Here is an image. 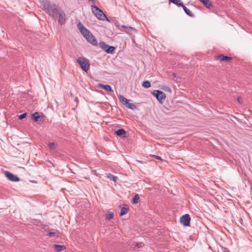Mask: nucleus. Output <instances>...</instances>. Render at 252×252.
Here are the masks:
<instances>
[{"label": "nucleus", "mask_w": 252, "mask_h": 252, "mask_svg": "<svg viewBox=\"0 0 252 252\" xmlns=\"http://www.w3.org/2000/svg\"><path fill=\"white\" fill-rule=\"evenodd\" d=\"M42 5L45 10L50 16L55 17L57 15L58 6L55 4H51L49 1L45 0L42 2Z\"/></svg>", "instance_id": "1"}, {"label": "nucleus", "mask_w": 252, "mask_h": 252, "mask_svg": "<svg viewBox=\"0 0 252 252\" xmlns=\"http://www.w3.org/2000/svg\"><path fill=\"white\" fill-rule=\"evenodd\" d=\"M77 62L84 71L86 72L88 71L90 68L89 60L84 57H79L77 60Z\"/></svg>", "instance_id": "2"}, {"label": "nucleus", "mask_w": 252, "mask_h": 252, "mask_svg": "<svg viewBox=\"0 0 252 252\" xmlns=\"http://www.w3.org/2000/svg\"><path fill=\"white\" fill-rule=\"evenodd\" d=\"M92 10L93 13L98 19L100 20H104L105 19H107L106 16L104 14L102 11L98 8L96 6L92 5Z\"/></svg>", "instance_id": "3"}, {"label": "nucleus", "mask_w": 252, "mask_h": 252, "mask_svg": "<svg viewBox=\"0 0 252 252\" xmlns=\"http://www.w3.org/2000/svg\"><path fill=\"white\" fill-rule=\"evenodd\" d=\"M152 94L156 97L157 99L159 102H161L162 100L165 99L166 97L165 94L163 92L159 90H155L152 93Z\"/></svg>", "instance_id": "4"}, {"label": "nucleus", "mask_w": 252, "mask_h": 252, "mask_svg": "<svg viewBox=\"0 0 252 252\" xmlns=\"http://www.w3.org/2000/svg\"><path fill=\"white\" fill-rule=\"evenodd\" d=\"M190 218L189 214H185L182 216L180 220V223L185 226L190 225Z\"/></svg>", "instance_id": "5"}, {"label": "nucleus", "mask_w": 252, "mask_h": 252, "mask_svg": "<svg viewBox=\"0 0 252 252\" xmlns=\"http://www.w3.org/2000/svg\"><path fill=\"white\" fill-rule=\"evenodd\" d=\"M58 21L61 25L64 24L66 22V15L64 11L62 10H60L58 11Z\"/></svg>", "instance_id": "6"}, {"label": "nucleus", "mask_w": 252, "mask_h": 252, "mask_svg": "<svg viewBox=\"0 0 252 252\" xmlns=\"http://www.w3.org/2000/svg\"><path fill=\"white\" fill-rule=\"evenodd\" d=\"M5 176L10 180L13 182H17L20 181V179L16 175L10 173L8 171L5 172Z\"/></svg>", "instance_id": "7"}, {"label": "nucleus", "mask_w": 252, "mask_h": 252, "mask_svg": "<svg viewBox=\"0 0 252 252\" xmlns=\"http://www.w3.org/2000/svg\"><path fill=\"white\" fill-rule=\"evenodd\" d=\"M215 59L217 60H220V61H226L229 62L231 61L232 58L231 57H228L224 56L223 54H220L215 57Z\"/></svg>", "instance_id": "8"}, {"label": "nucleus", "mask_w": 252, "mask_h": 252, "mask_svg": "<svg viewBox=\"0 0 252 252\" xmlns=\"http://www.w3.org/2000/svg\"><path fill=\"white\" fill-rule=\"evenodd\" d=\"M86 38L88 41L92 43L93 45H96L97 44V40L91 33H90Z\"/></svg>", "instance_id": "9"}, {"label": "nucleus", "mask_w": 252, "mask_h": 252, "mask_svg": "<svg viewBox=\"0 0 252 252\" xmlns=\"http://www.w3.org/2000/svg\"><path fill=\"white\" fill-rule=\"evenodd\" d=\"M98 86L101 89H103L107 92H111L113 91L111 87L109 85H103L102 84H98Z\"/></svg>", "instance_id": "10"}, {"label": "nucleus", "mask_w": 252, "mask_h": 252, "mask_svg": "<svg viewBox=\"0 0 252 252\" xmlns=\"http://www.w3.org/2000/svg\"><path fill=\"white\" fill-rule=\"evenodd\" d=\"M121 28L125 29V32L128 34H131L134 31H135L134 29L131 27L123 25L121 26Z\"/></svg>", "instance_id": "11"}, {"label": "nucleus", "mask_w": 252, "mask_h": 252, "mask_svg": "<svg viewBox=\"0 0 252 252\" xmlns=\"http://www.w3.org/2000/svg\"><path fill=\"white\" fill-rule=\"evenodd\" d=\"M199 0L200 2H201L208 8L210 9L213 7L211 2L209 0Z\"/></svg>", "instance_id": "12"}, {"label": "nucleus", "mask_w": 252, "mask_h": 252, "mask_svg": "<svg viewBox=\"0 0 252 252\" xmlns=\"http://www.w3.org/2000/svg\"><path fill=\"white\" fill-rule=\"evenodd\" d=\"M55 250L57 252H61L65 249V247L63 245H55Z\"/></svg>", "instance_id": "13"}, {"label": "nucleus", "mask_w": 252, "mask_h": 252, "mask_svg": "<svg viewBox=\"0 0 252 252\" xmlns=\"http://www.w3.org/2000/svg\"><path fill=\"white\" fill-rule=\"evenodd\" d=\"M182 7L185 12L189 16L194 17V14H193L189 9H188L184 5H182Z\"/></svg>", "instance_id": "14"}, {"label": "nucleus", "mask_w": 252, "mask_h": 252, "mask_svg": "<svg viewBox=\"0 0 252 252\" xmlns=\"http://www.w3.org/2000/svg\"><path fill=\"white\" fill-rule=\"evenodd\" d=\"M126 131L124 129H119L116 131V133L118 136H122L124 137H126Z\"/></svg>", "instance_id": "15"}, {"label": "nucleus", "mask_w": 252, "mask_h": 252, "mask_svg": "<svg viewBox=\"0 0 252 252\" xmlns=\"http://www.w3.org/2000/svg\"><path fill=\"white\" fill-rule=\"evenodd\" d=\"M32 118H33L34 121L35 122H38V121H41L40 120V116H39V113L37 112H35L32 114Z\"/></svg>", "instance_id": "16"}, {"label": "nucleus", "mask_w": 252, "mask_h": 252, "mask_svg": "<svg viewBox=\"0 0 252 252\" xmlns=\"http://www.w3.org/2000/svg\"><path fill=\"white\" fill-rule=\"evenodd\" d=\"M80 32L85 38L87 37V36L91 33L86 28H85Z\"/></svg>", "instance_id": "17"}, {"label": "nucleus", "mask_w": 252, "mask_h": 252, "mask_svg": "<svg viewBox=\"0 0 252 252\" xmlns=\"http://www.w3.org/2000/svg\"><path fill=\"white\" fill-rule=\"evenodd\" d=\"M99 46L105 52L107 51V49H108V47L109 46V45L103 42H100Z\"/></svg>", "instance_id": "18"}, {"label": "nucleus", "mask_w": 252, "mask_h": 252, "mask_svg": "<svg viewBox=\"0 0 252 252\" xmlns=\"http://www.w3.org/2000/svg\"><path fill=\"white\" fill-rule=\"evenodd\" d=\"M118 98L120 100V101L122 102L124 105L125 104V103H126V102H127L128 101V99H127L122 94H119L118 95Z\"/></svg>", "instance_id": "19"}, {"label": "nucleus", "mask_w": 252, "mask_h": 252, "mask_svg": "<svg viewBox=\"0 0 252 252\" xmlns=\"http://www.w3.org/2000/svg\"><path fill=\"white\" fill-rule=\"evenodd\" d=\"M48 146L50 149L52 151L55 150L57 147V144L54 142L49 143Z\"/></svg>", "instance_id": "20"}, {"label": "nucleus", "mask_w": 252, "mask_h": 252, "mask_svg": "<svg viewBox=\"0 0 252 252\" xmlns=\"http://www.w3.org/2000/svg\"><path fill=\"white\" fill-rule=\"evenodd\" d=\"M107 177L115 182L117 181L118 179L117 177L114 176L113 175L110 173L107 174Z\"/></svg>", "instance_id": "21"}, {"label": "nucleus", "mask_w": 252, "mask_h": 252, "mask_svg": "<svg viewBox=\"0 0 252 252\" xmlns=\"http://www.w3.org/2000/svg\"><path fill=\"white\" fill-rule=\"evenodd\" d=\"M170 1H171L174 4L177 5L179 6H182L183 5V2L181 1V0H169Z\"/></svg>", "instance_id": "22"}, {"label": "nucleus", "mask_w": 252, "mask_h": 252, "mask_svg": "<svg viewBox=\"0 0 252 252\" xmlns=\"http://www.w3.org/2000/svg\"><path fill=\"white\" fill-rule=\"evenodd\" d=\"M139 200V196L138 194H135L132 200V204H136L138 202Z\"/></svg>", "instance_id": "23"}, {"label": "nucleus", "mask_w": 252, "mask_h": 252, "mask_svg": "<svg viewBox=\"0 0 252 252\" xmlns=\"http://www.w3.org/2000/svg\"><path fill=\"white\" fill-rule=\"evenodd\" d=\"M142 86L145 88H149L151 87V83L149 81H144L142 83Z\"/></svg>", "instance_id": "24"}, {"label": "nucleus", "mask_w": 252, "mask_h": 252, "mask_svg": "<svg viewBox=\"0 0 252 252\" xmlns=\"http://www.w3.org/2000/svg\"><path fill=\"white\" fill-rule=\"evenodd\" d=\"M127 212H128V211H127V209L126 208L122 207L121 209V212H120V215L121 216H123L126 215L127 213Z\"/></svg>", "instance_id": "25"}, {"label": "nucleus", "mask_w": 252, "mask_h": 252, "mask_svg": "<svg viewBox=\"0 0 252 252\" xmlns=\"http://www.w3.org/2000/svg\"><path fill=\"white\" fill-rule=\"evenodd\" d=\"M125 105L126 107H127L129 109H133L135 108V105L134 104H133L132 103H129V100H128L127 102L125 103Z\"/></svg>", "instance_id": "26"}, {"label": "nucleus", "mask_w": 252, "mask_h": 252, "mask_svg": "<svg viewBox=\"0 0 252 252\" xmlns=\"http://www.w3.org/2000/svg\"><path fill=\"white\" fill-rule=\"evenodd\" d=\"M115 49V48L114 47L109 46L108 49H107V51H106V52H107V53H112L114 51Z\"/></svg>", "instance_id": "27"}, {"label": "nucleus", "mask_w": 252, "mask_h": 252, "mask_svg": "<svg viewBox=\"0 0 252 252\" xmlns=\"http://www.w3.org/2000/svg\"><path fill=\"white\" fill-rule=\"evenodd\" d=\"M114 217V214L112 213H109L106 214V219L108 220H111Z\"/></svg>", "instance_id": "28"}, {"label": "nucleus", "mask_w": 252, "mask_h": 252, "mask_svg": "<svg viewBox=\"0 0 252 252\" xmlns=\"http://www.w3.org/2000/svg\"><path fill=\"white\" fill-rule=\"evenodd\" d=\"M77 27L79 30L80 31L85 28L80 22H79L77 24Z\"/></svg>", "instance_id": "29"}, {"label": "nucleus", "mask_w": 252, "mask_h": 252, "mask_svg": "<svg viewBox=\"0 0 252 252\" xmlns=\"http://www.w3.org/2000/svg\"><path fill=\"white\" fill-rule=\"evenodd\" d=\"M26 116H27L26 113L22 114L19 116V119L20 120H22V119L25 118Z\"/></svg>", "instance_id": "30"}, {"label": "nucleus", "mask_w": 252, "mask_h": 252, "mask_svg": "<svg viewBox=\"0 0 252 252\" xmlns=\"http://www.w3.org/2000/svg\"><path fill=\"white\" fill-rule=\"evenodd\" d=\"M151 156L153 157H154L155 158H156L157 159L160 160L161 161L163 160L159 156H156V155H151Z\"/></svg>", "instance_id": "31"}, {"label": "nucleus", "mask_w": 252, "mask_h": 252, "mask_svg": "<svg viewBox=\"0 0 252 252\" xmlns=\"http://www.w3.org/2000/svg\"><path fill=\"white\" fill-rule=\"evenodd\" d=\"M56 233L54 232H49L48 234V235L50 236V237H53V236H55L56 235Z\"/></svg>", "instance_id": "32"}, {"label": "nucleus", "mask_w": 252, "mask_h": 252, "mask_svg": "<svg viewBox=\"0 0 252 252\" xmlns=\"http://www.w3.org/2000/svg\"><path fill=\"white\" fill-rule=\"evenodd\" d=\"M162 89H163V90L165 91H170V89L168 87H167V86H163L162 88Z\"/></svg>", "instance_id": "33"}, {"label": "nucleus", "mask_w": 252, "mask_h": 252, "mask_svg": "<svg viewBox=\"0 0 252 252\" xmlns=\"http://www.w3.org/2000/svg\"><path fill=\"white\" fill-rule=\"evenodd\" d=\"M237 101L239 103L242 104V99L240 96L237 97Z\"/></svg>", "instance_id": "34"}, {"label": "nucleus", "mask_w": 252, "mask_h": 252, "mask_svg": "<svg viewBox=\"0 0 252 252\" xmlns=\"http://www.w3.org/2000/svg\"><path fill=\"white\" fill-rule=\"evenodd\" d=\"M143 245L142 243H138L136 244V247L138 248H141Z\"/></svg>", "instance_id": "35"}]
</instances>
